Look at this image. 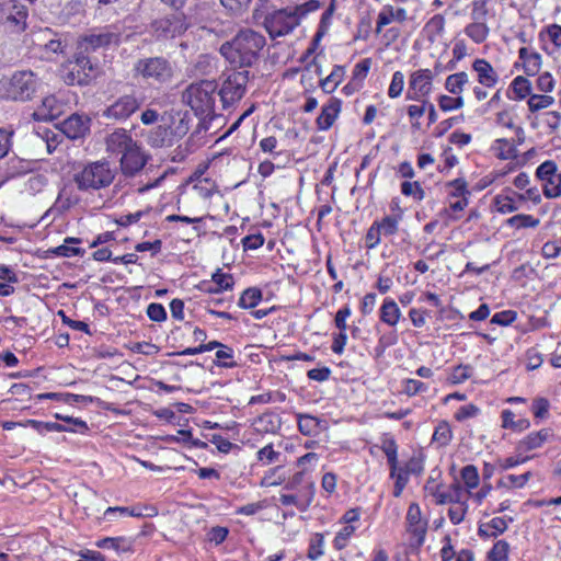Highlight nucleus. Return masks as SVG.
I'll list each match as a JSON object with an SVG mask.
<instances>
[{
	"label": "nucleus",
	"instance_id": "obj_25",
	"mask_svg": "<svg viewBox=\"0 0 561 561\" xmlns=\"http://www.w3.org/2000/svg\"><path fill=\"white\" fill-rule=\"evenodd\" d=\"M400 316L401 312L396 301L392 299H386L380 309L381 321L393 327L398 323Z\"/></svg>",
	"mask_w": 561,
	"mask_h": 561
},
{
	"label": "nucleus",
	"instance_id": "obj_38",
	"mask_svg": "<svg viewBox=\"0 0 561 561\" xmlns=\"http://www.w3.org/2000/svg\"><path fill=\"white\" fill-rule=\"evenodd\" d=\"M530 477H531V473L529 471L524 474H519V476L510 474V476L505 477L504 479H501L497 482V486L522 488L528 482Z\"/></svg>",
	"mask_w": 561,
	"mask_h": 561
},
{
	"label": "nucleus",
	"instance_id": "obj_7",
	"mask_svg": "<svg viewBox=\"0 0 561 561\" xmlns=\"http://www.w3.org/2000/svg\"><path fill=\"white\" fill-rule=\"evenodd\" d=\"M136 73L146 80L164 83L172 78L173 70L170 61L163 57L139 59L134 67Z\"/></svg>",
	"mask_w": 561,
	"mask_h": 561
},
{
	"label": "nucleus",
	"instance_id": "obj_52",
	"mask_svg": "<svg viewBox=\"0 0 561 561\" xmlns=\"http://www.w3.org/2000/svg\"><path fill=\"white\" fill-rule=\"evenodd\" d=\"M335 3H336V0H331L329 7L325 9V11L321 15L320 23L318 26V28L321 30V33H328V31L331 26L332 16L336 9Z\"/></svg>",
	"mask_w": 561,
	"mask_h": 561
},
{
	"label": "nucleus",
	"instance_id": "obj_19",
	"mask_svg": "<svg viewBox=\"0 0 561 561\" xmlns=\"http://www.w3.org/2000/svg\"><path fill=\"white\" fill-rule=\"evenodd\" d=\"M147 142L153 148L171 147L173 145L172 130L167 126L159 125L148 133Z\"/></svg>",
	"mask_w": 561,
	"mask_h": 561
},
{
	"label": "nucleus",
	"instance_id": "obj_11",
	"mask_svg": "<svg viewBox=\"0 0 561 561\" xmlns=\"http://www.w3.org/2000/svg\"><path fill=\"white\" fill-rule=\"evenodd\" d=\"M147 156L141 151L137 142L128 149L121 158V169L124 175L134 176L147 163Z\"/></svg>",
	"mask_w": 561,
	"mask_h": 561
},
{
	"label": "nucleus",
	"instance_id": "obj_51",
	"mask_svg": "<svg viewBox=\"0 0 561 561\" xmlns=\"http://www.w3.org/2000/svg\"><path fill=\"white\" fill-rule=\"evenodd\" d=\"M279 457L280 453L275 451L272 444L266 445L257 451V459L263 461L265 465L277 462Z\"/></svg>",
	"mask_w": 561,
	"mask_h": 561
},
{
	"label": "nucleus",
	"instance_id": "obj_16",
	"mask_svg": "<svg viewBox=\"0 0 561 561\" xmlns=\"http://www.w3.org/2000/svg\"><path fill=\"white\" fill-rule=\"evenodd\" d=\"M472 69L478 75V82L486 88H493L499 82L497 72L485 59H476Z\"/></svg>",
	"mask_w": 561,
	"mask_h": 561
},
{
	"label": "nucleus",
	"instance_id": "obj_48",
	"mask_svg": "<svg viewBox=\"0 0 561 561\" xmlns=\"http://www.w3.org/2000/svg\"><path fill=\"white\" fill-rule=\"evenodd\" d=\"M401 192L403 195L413 196L417 201H422L425 196V192L419 182H403L401 184Z\"/></svg>",
	"mask_w": 561,
	"mask_h": 561
},
{
	"label": "nucleus",
	"instance_id": "obj_22",
	"mask_svg": "<svg viewBox=\"0 0 561 561\" xmlns=\"http://www.w3.org/2000/svg\"><path fill=\"white\" fill-rule=\"evenodd\" d=\"M550 431L547 428L531 433L525 439L518 443L517 449L520 453H527L529 450L539 448L550 437Z\"/></svg>",
	"mask_w": 561,
	"mask_h": 561
},
{
	"label": "nucleus",
	"instance_id": "obj_57",
	"mask_svg": "<svg viewBox=\"0 0 561 561\" xmlns=\"http://www.w3.org/2000/svg\"><path fill=\"white\" fill-rule=\"evenodd\" d=\"M147 314L150 320L161 322L167 319V312L162 305L152 302L147 308Z\"/></svg>",
	"mask_w": 561,
	"mask_h": 561
},
{
	"label": "nucleus",
	"instance_id": "obj_17",
	"mask_svg": "<svg viewBox=\"0 0 561 561\" xmlns=\"http://www.w3.org/2000/svg\"><path fill=\"white\" fill-rule=\"evenodd\" d=\"M27 16V8L24 4L14 2L5 19L7 27L15 33L24 31Z\"/></svg>",
	"mask_w": 561,
	"mask_h": 561
},
{
	"label": "nucleus",
	"instance_id": "obj_54",
	"mask_svg": "<svg viewBox=\"0 0 561 561\" xmlns=\"http://www.w3.org/2000/svg\"><path fill=\"white\" fill-rule=\"evenodd\" d=\"M355 528L352 525H345L334 538V547L339 550L346 546L347 539L354 534Z\"/></svg>",
	"mask_w": 561,
	"mask_h": 561
},
{
	"label": "nucleus",
	"instance_id": "obj_41",
	"mask_svg": "<svg viewBox=\"0 0 561 561\" xmlns=\"http://www.w3.org/2000/svg\"><path fill=\"white\" fill-rule=\"evenodd\" d=\"M512 88L516 94V98L519 100L525 99L528 94H530L531 90L529 80L522 76H518L513 80Z\"/></svg>",
	"mask_w": 561,
	"mask_h": 561
},
{
	"label": "nucleus",
	"instance_id": "obj_20",
	"mask_svg": "<svg viewBox=\"0 0 561 561\" xmlns=\"http://www.w3.org/2000/svg\"><path fill=\"white\" fill-rule=\"evenodd\" d=\"M407 20V11L403 8H399L397 10L391 5H385L380 13L378 14L377 27L376 32L380 33L381 28L392 21L404 22Z\"/></svg>",
	"mask_w": 561,
	"mask_h": 561
},
{
	"label": "nucleus",
	"instance_id": "obj_2",
	"mask_svg": "<svg viewBox=\"0 0 561 561\" xmlns=\"http://www.w3.org/2000/svg\"><path fill=\"white\" fill-rule=\"evenodd\" d=\"M41 87V80L32 70H20L0 80V95L9 101L32 100Z\"/></svg>",
	"mask_w": 561,
	"mask_h": 561
},
{
	"label": "nucleus",
	"instance_id": "obj_36",
	"mask_svg": "<svg viewBox=\"0 0 561 561\" xmlns=\"http://www.w3.org/2000/svg\"><path fill=\"white\" fill-rule=\"evenodd\" d=\"M554 102V99L550 95L533 94L528 99V107L530 112H537L549 107Z\"/></svg>",
	"mask_w": 561,
	"mask_h": 561
},
{
	"label": "nucleus",
	"instance_id": "obj_44",
	"mask_svg": "<svg viewBox=\"0 0 561 561\" xmlns=\"http://www.w3.org/2000/svg\"><path fill=\"white\" fill-rule=\"evenodd\" d=\"M400 219L401 216H387L377 226L382 234L392 236L398 231Z\"/></svg>",
	"mask_w": 561,
	"mask_h": 561
},
{
	"label": "nucleus",
	"instance_id": "obj_43",
	"mask_svg": "<svg viewBox=\"0 0 561 561\" xmlns=\"http://www.w3.org/2000/svg\"><path fill=\"white\" fill-rule=\"evenodd\" d=\"M28 424H31L36 431L39 433L43 432H66V431H75V428H68L59 423L55 422H41L35 420H30Z\"/></svg>",
	"mask_w": 561,
	"mask_h": 561
},
{
	"label": "nucleus",
	"instance_id": "obj_37",
	"mask_svg": "<svg viewBox=\"0 0 561 561\" xmlns=\"http://www.w3.org/2000/svg\"><path fill=\"white\" fill-rule=\"evenodd\" d=\"M507 225L515 228H535L539 225V219L530 215L519 214L507 219Z\"/></svg>",
	"mask_w": 561,
	"mask_h": 561
},
{
	"label": "nucleus",
	"instance_id": "obj_27",
	"mask_svg": "<svg viewBox=\"0 0 561 561\" xmlns=\"http://www.w3.org/2000/svg\"><path fill=\"white\" fill-rule=\"evenodd\" d=\"M469 77L465 71L449 75L445 81V89L451 94H460L463 87L468 83Z\"/></svg>",
	"mask_w": 561,
	"mask_h": 561
},
{
	"label": "nucleus",
	"instance_id": "obj_46",
	"mask_svg": "<svg viewBox=\"0 0 561 561\" xmlns=\"http://www.w3.org/2000/svg\"><path fill=\"white\" fill-rule=\"evenodd\" d=\"M213 282L216 285L215 291L231 289L233 286L232 275L222 273L220 270L213 274Z\"/></svg>",
	"mask_w": 561,
	"mask_h": 561
},
{
	"label": "nucleus",
	"instance_id": "obj_60",
	"mask_svg": "<svg viewBox=\"0 0 561 561\" xmlns=\"http://www.w3.org/2000/svg\"><path fill=\"white\" fill-rule=\"evenodd\" d=\"M220 2L233 13L241 14L249 8L251 0H220Z\"/></svg>",
	"mask_w": 561,
	"mask_h": 561
},
{
	"label": "nucleus",
	"instance_id": "obj_34",
	"mask_svg": "<svg viewBox=\"0 0 561 561\" xmlns=\"http://www.w3.org/2000/svg\"><path fill=\"white\" fill-rule=\"evenodd\" d=\"M80 240L77 239V238H67L65 240V243L57 247L55 250H54V253L59 255V256H65V257H71V256H75V255H82L84 253V250L80 249V248H75V247H70L68 245L69 243H79Z\"/></svg>",
	"mask_w": 561,
	"mask_h": 561
},
{
	"label": "nucleus",
	"instance_id": "obj_56",
	"mask_svg": "<svg viewBox=\"0 0 561 561\" xmlns=\"http://www.w3.org/2000/svg\"><path fill=\"white\" fill-rule=\"evenodd\" d=\"M541 65V56L538 53H531L524 61L525 72L528 76H534L538 72Z\"/></svg>",
	"mask_w": 561,
	"mask_h": 561
},
{
	"label": "nucleus",
	"instance_id": "obj_13",
	"mask_svg": "<svg viewBox=\"0 0 561 561\" xmlns=\"http://www.w3.org/2000/svg\"><path fill=\"white\" fill-rule=\"evenodd\" d=\"M136 141L133 140L130 134L124 128H117L106 136V151L116 154H124L128 149L133 148Z\"/></svg>",
	"mask_w": 561,
	"mask_h": 561
},
{
	"label": "nucleus",
	"instance_id": "obj_40",
	"mask_svg": "<svg viewBox=\"0 0 561 561\" xmlns=\"http://www.w3.org/2000/svg\"><path fill=\"white\" fill-rule=\"evenodd\" d=\"M510 550V545L505 540H499L490 550L488 558L490 561H506Z\"/></svg>",
	"mask_w": 561,
	"mask_h": 561
},
{
	"label": "nucleus",
	"instance_id": "obj_14",
	"mask_svg": "<svg viewBox=\"0 0 561 561\" xmlns=\"http://www.w3.org/2000/svg\"><path fill=\"white\" fill-rule=\"evenodd\" d=\"M342 102L337 98H330L323 105L320 115L316 119L319 130H328L334 124L341 112Z\"/></svg>",
	"mask_w": 561,
	"mask_h": 561
},
{
	"label": "nucleus",
	"instance_id": "obj_47",
	"mask_svg": "<svg viewBox=\"0 0 561 561\" xmlns=\"http://www.w3.org/2000/svg\"><path fill=\"white\" fill-rule=\"evenodd\" d=\"M461 478L469 489L477 488L479 484V474L477 467L473 465L465 466L461 469Z\"/></svg>",
	"mask_w": 561,
	"mask_h": 561
},
{
	"label": "nucleus",
	"instance_id": "obj_12",
	"mask_svg": "<svg viewBox=\"0 0 561 561\" xmlns=\"http://www.w3.org/2000/svg\"><path fill=\"white\" fill-rule=\"evenodd\" d=\"M60 129L70 139L82 138L90 130V118L72 114L61 123Z\"/></svg>",
	"mask_w": 561,
	"mask_h": 561
},
{
	"label": "nucleus",
	"instance_id": "obj_62",
	"mask_svg": "<svg viewBox=\"0 0 561 561\" xmlns=\"http://www.w3.org/2000/svg\"><path fill=\"white\" fill-rule=\"evenodd\" d=\"M228 534H229L228 528L216 526V527H213L208 531L207 539L210 542H215L216 545H220L221 542H224L226 540Z\"/></svg>",
	"mask_w": 561,
	"mask_h": 561
},
{
	"label": "nucleus",
	"instance_id": "obj_42",
	"mask_svg": "<svg viewBox=\"0 0 561 561\" xmlns=\"http://www.w3.org/2000/svg\"><path fill=\"white\" fill-rule=\"evenodd\" d=\"M382 450L387 456L388 463L391 469V477L394 476L397 470V444L393 439H387L383 442Z\"/></svg>",
	"mask_w": 561,
	"mask_h": 561
},
{
	"label": "nucleus",
	"instance_id": "obj_18",
	"mask_svg": "<svg viewBox=\"0 0 561 561\" xmlns=\"http://www.w3.org/2000/svg\"><path fill=\"white\" fill-rule=\"evenodd\" d=\"M252 425L256 433L275 434L279 431L282 421L278 414L266 412L256 417Z\"/></svg>",
	"mask_w": 561,
	"mask_h": 561
},
{
	"label": "nucleus",
	"instance_id": "obj_58",
	"mask_svg": "<svg viewBox=\"0 0 561 561\" xmlns=\"http://www.w3.org/2000/svg\"><path fill=\"white\" fill-rule=\"evenodd\" d=\"M516 317H517V313L515 311L505 310V311L495 313L492 317L491 322L495 323V324H500V325H508L516 320Z\"/></svg>",
	"mask_w": 561,
	"mask_h": 561
},
{
	"label": "nucleus",
	"instance_id": "obj_1",
	"mask_svg": "<svg viewBox=\"0 0 561 561\" xmlns=\"http://www.w3.org/2000/svg\"><path fill=\"white\" fill-rule=\"evenodd\" d=\"M265 45L266 39L262 34L244 30L224 43L219 51L234 68H249L256 64Z\"/></svg>",
	"mask_w": 561,
	"mask_h": 561
},
{
	"label": "nucleus",
	"instance_id": "obj_9",
	"mask_svg": "<svg viewBox=\"0 0 561 561\" xmlns=\"http://www.w3.org/2000/svg\"><path fill=\"white\" fill-rule=\"evenodd\" d=\"M434 75L430 69H420L413 71L409 79V91L407 99L420 100L426 98L432 92Z\"/></svg>",
	"mask_w": 561,
	"mask_h": 561
},
{
	"label": "nucleus",
	"instance_id": "obj_3",
	"mask_svg": "<svg viewBox=\"0 0 561 561\" xmlns=\"http://www.w3.org/2000/svg\"><path fill=\"white\" fill-rule=\"evenodd\" d=\"M217 83L214 80L193 82L182 93V102L188 105L196 116L214 113Z\"/></svg>",
	"mask_w": 561,
	"mask_h": 561
},
{
	"label": "nucleus",
	"instance_id": "obj_53",
	"mask_svg": "<svg viewBox=\"0 0 561 561\" xmlns=\"http://www.w3.org/2000/svg\"><path fill=\"white\" fill-rule=\"evenodd\" d=\"M489 0H473L472 1V10H471V19L473 21H484L488 15L486 3Z\"/></svg>",
	"mask_w": 561,
	"mask_h": 561
},
{
	"label": "nucleus",
	"instance_id": "obj_21",
	"mask_svg": "<svg viewBox=\"0 0 561 561\" xmlns=\"http://www.w3.org/2000/svg\"><path fill=\"white\" fill-rule=\"evenodd\" d=\"M98 547L102 549L113 550L116 554L131 552L133 540L125 537H107L98 542Z\"/></svg>",
	"mask_w": 561,
	"mask_h": 561
},
{
	"label": "nucleus",
	"instance_id": "obj_15",
	"mask_svg": "<svg viewBox=\"0 0 561 561\" xmlns=\"http://www.w3.org/2000/svg\"><path fill=\"white\" fill-rule=\"evenodd\" d=\"M62 105L55 95L43 98L41 105L34 111L33 117L36 121H53L61 114Z\"/></svg>",
	"mask_w": 561,
	"mask_h": 561
},
{
	"label": "nucleus",
	"instance_id": "obj_35",
	"mask_svg": "<svg viewBox=\"0 0 561 561\" xmlns=\"http://www.w3.org/2000/svg\"><path fill=\"white\" fill-rule=\"evenodd\" d=\"M495 145V150L500 159L508 160L517 157L516 148L507 139H497Z\"/></svg>",
	"mask_w": 561,
	"mask_h": 561
},
{
	"label": "nucleus",
	"instance_id": "obj_10",
	"mask_svg": "<svg viewBox=\"0 0 561 561\" xmlns=\"http://www.w3.org/2000/svg\"><path fill=\"white\" fill-rule=\"evenodd\" d=\"M141 105V100L135 94H125L118 98L111 104L103 113L107 118L117 121L127 119L130 117Z\"/></svg>",
	"mask_w": 561,
	"mask_h": 561
},
{
	"label": "nucleus",
	"instance_id": "obj_45",
	"mask_svg": "<svg viewBox=\"0 0 561 561\" xmlns=\"http://www.w3.org/2000/svg\"><path fill=\"white\" fill-rule=\"evenodd\" d=\"M404 88V75L401 71H396L388 89V96L396 99L401 95Z\"/></svg>",
	"mask_w": 561,
	"mask_h": 561
},
{
	"label": "nucleus",
	"instance_id": "obj_29",
	"mask_svg": "<svg viewBox=\"0 0 561 561\" xmlns=\"http://www.w3.org/2000/svg\"><path fill=\"white\" fill-rule=\"evenodd\" d=\"M344 68L335 66L332 72L320 81V87L325 93H332L341 83L344 77Z\"/></svg>",
	"mask_w": 561,
	"mask_h": 561
},
{
	"label": "nucleus",
	"instance_id": "obj_23",
	"mask_svg": "<svg viewBox=\"0 0 561 561\" xmlns=\"http://www.w3.org/2000/svg\"><path fill=\"white\" fill-rule=\"evenodd\" d=\"M507 529V523L502 517H494L489 523L481 524L478 529L480 537H497Z\"/></svg>",
	"mask_w": 561,
	"mask_h": 561
},
{
	"label": "nucleus",
	"instance_id": "obj_31",
	"mask_svg": "<svg viewBox=\"0 0 561 561\" xmlns=\"http://www.w3.org/2000/svg\"><path fill=\"white\" fill-rule=\"evenodd\" d=\"M298 428L304 435H316L320 430V422L311 415H300L298 419Z\"/></svg>",
	"mask_w": 561,
	"mask_h": 561
},
{
	"label": "nucleus",
	"instance_id": "obj_5",
	"mask_svg": "<svg viewBox=\"0 0 561 561\" xmlns=\"http://www.w3.org/2000/svg\"><path fill=\"white\" fill-rule=\"evenodd\" d=\"M250 80L249 70H232L222 81L218 91L224 108L238 103L247 92V84Z\"/></svg>",
	"mask_w": 561,
	"mask_h": 561
},
{
	"label": "nucleus",
	"instance_id": "obj_39",
	"mask_svg": "<svg viewBox=\"0 0 561 561\" xmlns=\"http://www.w3.org/2000/svg\"><path fill=\"white\" fill-rule=\"evenodd\" d=\"M556 174H557V164L551 160L545 161L536 170V176L540 181H543L546 183H549L552 179H554Z\"/></svg>",
	"mask_w": 561,
	"mask_h": 561
},
{
	"label": "nucleus",
	"instance_id": "obj_30",
	"mask_svg": "<svg viewBox=\"0 0 561 561\" xmlns=\"http://www.w3.org/2000/svg\"><path fill=\"white\" fill-rule=\"evenodd\" d=\"M64 79L68 85H85L91 81L92 75L90 72H82V70L73 64Z\"/></svg>",
	"mask_w": 561,
	"mask_h": 561
},
{
	"label": "nucleus",
	"instance_id": "obj_28",
	"mask_svg": "<svg viewBox=\"0 0 561 561\" xmlns=\"http://www.w3.org/2000/svg\"><path fill=\"white\" fill-rule=\"evenodd\" d=\"M465 33L474 43L480 44L486 39L489 35V27L486 26L484 21H473L472 23L466 26Z\"/></svg>",
	"mask_w": 561,
	"mask_h": 561
},
{
	"label": "nucleus",
	"instance_id": "obj_33",
	"mask_svg": "<svg viewBox=\"0 0 561 561\" xmlns=\"http://www.w3.org/2000/svg\"><path fill=\"white\" fill-rule=\"evenodd\" d=\"M451 437L453 433L449 424L443 421L436 426L432 439L440 446H446L449 444Z\"/></svg>",
	"mask_w": 561,
	"mask_h": 561
},
{
	"label": "nucleus",
	"instance_id": "obj_49",
	"mask_svg": "<svg viewBox=\"0 0 561 561\" xmlns=\"http://www.w3.org/2000/svg\"><path fill=\"white\" fill-rule=\"evenodd\" d=\"M438 105L443 111L447 112L463 107L465 101L461 96L451 98L448 95H440L438 99Z\"/></svg>",
	"mask_w": 561,
	"mask_h": 561
},
{
	"label": "nucleus",
	"instance_id": "obj_4",
	"mask_svg": "<svg viewBox=\"0 0 561 561\" xmlns=\"http://www.w3.org/2000/svg\"><path fill=\"white\" fill-rule=\"evenodd\" d=\"M115 179V170L108 161L100 160L88 163L81 171L73 175V181L79 191H98L110 186Z\"/></svg>",
	"mask_w": 561,
	"mask_h": 561
},
{
	"label": "nucleus",
	"instance_id": "obj_64",
	"mask_svg": "<svg viewBox=\"0 0 561 561\" xmlns=\"http://www.w3.org/2000/svg\"><path fill=\"white\" fill-rule=\"evenodd\" d=\"M554 88V80L549 72H543L537 79V89L541 92H551Z\"/></svg>",
	"mask_w": 561,
	"mask_h": 561
},
{
	"label": "nucleus",
	"instance_id": "obj_50",
	"mask_svg": "<svg viewBox=\"0 0 561 561\" xmlns=\"http://www.w3.org/2000/svg\"><path fill=\"white\" fill-rule=\"evenodd\" d=\"M543 194L547 198L561 196V173H557L554 179L543 185Z\"/></svg>",
	"mask_w": 561,
	"mask_h": 561
},
{
	"label": "nucleus",
	"instance_id": "obj_59",
	"mask_svg": "<svg viewBox=\"0 0 561 561\" xmlns=\"http://www.w3.org/2000/svg\"><path fill=\"white\" fill-rule=\"evenodd\" d=\"M193 194L202 198H208L214 191V185L208 181H199L192 187Z\"/></svg>",
	"mask_w": 561,
	"mask_h": 561
},
{
	"label": "nucleus",
	"instance_id": "obj_24",
	"mask_svg": "<svg viewBox=\"0 0 561 561\" xmlns=\"http://www.w3.org/2000/svg\"><path fill=\"white\" fill-rule=\"evenodd\" d=\"M407 520L410 525V531L415 536H420L421 540L425 535V525L421 522V510L417 504L412 503L409 506Z\"/></svg>",
	"mask_w": 561,
	"mask_h": 561
},
{
	"label": "nucleus",
	"instance_id": "obj_6",
	"mask_svg": "<svg viewBox=\"0 0 561 561\" xmlns=\"http://www.w3.org/2000/svg\"><path fill=\"white\" fill-rule=\"evenodd\" d=\"M299 24L300 21L294 8L275 10L266 14L263 22L272 38L291 33Z\"/></svg>",
	"mask_w": 561,
	"mask_h": 561
},
{
	"label": "nucleus",
	"instance_id": "obj_55",
	"mask_svg": "<svg viewBox=\"0 0 561 561\" xmlns=\"http://www.w3.org/2000/svg\"><path fill=\"white\" fill-rule=\"evenodd\" d=\"M321 5H322V2H320L319 0H309L302 4L294 7V10L300 21L309 12H313V11L320 9Z\"/></svg>",
	"mask_w": 561,
	"mask_h": 561
},
{
	"label": "nucleus",
	"instance_id": "obj_8",
	"mask_svg": "<svg viewBox=\"0 0 561 561\" xmlns=\"http://www.w3.org/2000/svg\"><path fill=\"white\" fill-rule=\"evenodd\" d=\"M188 27L184 14H172L158 19L152 23L153 32L158 37L174 38L182 35Z\"/></svg>",
	"mask_w": 561,
	"mask_h": 561
},
{
	"label": "nucleus",
	"instance_id": "obj_32",
	"mask_svg": "<svg viewBox=\"0 0 561 561\" xmlns=\"http://www.w3.org/2000/svg\"><path fill=\"white\" fill-rule=\"evenodd\" d=\"M262 300V291L257 288L245 289L240 299L239 306L244 309L254 308Z\"/></svg>",
	"mask_w": 561,
	"mask_h": 561
},
{
	"label": "nucleus",
	"instance_id": "obj_63",
	"mask_svg": "<svg viewBox=\"0 0 561 561\" xmlns=\"http://www.w3.org/2000/svg\"><path fill=\"white\" fill-rule=\"evenodd\" d=\"M495 205L500 213H513L517 209L515 202L508 196H497L495 198Z\"/></svg>",
	"mask_w": 561,
	"mask_h": 561
},
{
	"label": "nucleus",
	"instance_id": "obj_61",
	"mask_svg": "<svg viewBox=\"0 0 561 561\" xmlns=\"http://www.w3.org/2000/svg\"><path fill=\"white\" fill-rule=\"evenodd\" d=\"M549 401L545 398H537L531 404L533 413L536 417L543 419L549 411Z\"/></svg>",
	"mask_w": 561,
	"mask_h": 561
},
{
	"label": "nucleus",
	"instance_id": "obj_26",
	"mask_svg": "<svg viewBox=\"0 0 561 561\" xmlns=\"http://www.w3.org/2000/svg\"><path fill=\"white\" fill-rule=\"evenodd\" d=\"M112 34H93L83 38L80 47L84 53L90 54L96 48L107 46L111 43Z\"/></svg>",
	"mask_w": 561,
	"mask_h": 561
}]
</instances>
